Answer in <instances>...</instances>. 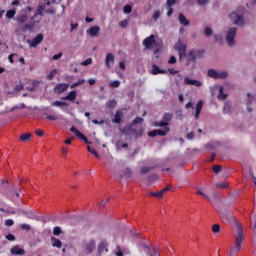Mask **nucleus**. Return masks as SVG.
<instances>
[{
    "instance_id": "obj_1",
    "label": "nucleus",
    "mask_w": 256,
    "mask_h": 256,
    "mask_svg": "<svg viewBox=\"0 0 256 256\" xmlns=\"http://www.w3.org/2000/svg\"><path fill=\"white\" fill-rule=\"evenodd\" d=\"M221 219L224 223H235L236 229L234 231V247L230 250V256H236L241 251L243 241H245V234L243 233V227L235 220V215L231 212H224L221 214Z\"/></svg>"
},
{
    "instance_id": "obj_2",
    "label": "nucleus",
    "mask_w": 256,
    "mask_h": 256,
    "mask_svg": "<svg viewBox=\"0 0 256 256\" xmlns=\"http://www.w3.org/2000/svg\"><path fill=\"white\" fill-rule=\"evenodd\" d=\"M15 21L17 23V29L14 31L15 35L18 37H21L23 33H26V31H32L34 25L31 23H27L29 21V16L25 13L18 14L15 18Z\"/></svg>"
},
{
    "instance_id": "obj_3",
    "label": "nucleus",
    "mask_w": 256,
    "mask_h": 256,
    "mask_svg": "<svg viewBox=\"0 0 256 256\" xmlns=\"http://www.w3.org/2000/svg\"><path fill=\"white\" fill-rule=\"evenodd\" d=\"M244 13L245 10L243 8H238L236 11L230 13L229 19L231 23L237 27H243V25H245Z\"/></svg>"
},
{
    "instance_id": "obj_4",
    "label": "nucleus",
    "mask_w": 256,
    "mask_h": 256,
    "mask_svg": "<svg viewBox=\"0 0 256 256\" xmlns=\"http://www.w3.org/2000/svg\"><path fill=\"white\" fill-rule=\"evenodd\" d=\"M97 247V242H95V239H89V240H84L82 242V249L86 255H91L95 251Z\"/></svg>"
},
{
    "instance_id": "obj_5",
    "label": "nucleus",
    "mask_w": 256,
    "mask_h": 256,
    "mask_svg": "<svg viewBox=\"0 0 256 256\" xmlns=\"http://www.w3.org/2000/svg\"><path fill=\"white\" fill-rule=\"evenodd\" d=\"M207 75L211 79H227L229 77V72L225 70L209 69Z\"/></svg>"
},
{
    "instance_id": "obj_6",
    "label": "nucleus",
    "mask_w": 256,
    "mask_h": 256,
    "mask_svg": "<svg viewBox=\"0 0 256 256\" xmlns=\"http://www.w3.org/2000/svg\"><path fill=\"white\" fill-rule=\"evenodd\" d=\"M171 119H173V114L171 113H165L163 115L162 120L156 121L153 123L154 127H169V124L171 123Z\"/></svg>"
},
{
    "instance_id": "obj_7",
    "label": "nucleus",
    "mask_w": 256,
    "mask_h": 256,
    "mask_svg": "<svg viewBox=\"0 0 256 256\" xmlns=\"http://www.w3.org/2000/svg\"><path fill=\"white\" fill-rule=\"evenodd\" d=\"M174 49L178 52L180 59L187 57V44L182 43L181 38H179L177 43L174 45Z\"/></svg>"
},
{
    "instance_id": "obj_8",
    "label": "nucleus",
    "mask_w": 256,
    "mask_h": 256,
    "mask_svg": "<svg viewBox=\"0 0 256 256\" xmlns=\"http://www.w3.org/2000/svg\"><path fill=\"white\" fill-rule=\"evenodd\" d=\"M237 36V29L235 27H230L226 32V42L229 47L235 45V37Z\"/></svg>"
},
{
    "instance_id": "obj_9",
    "label": "nucleus",
    "mask_w": 256,
    "mask_h": 256,
    "mask_svg": "<svg viewBox=\"0 0 256 256\" xmlns=\"http://www.w3.org/2000/svg\"><path fill=\"white\" fill-rule=\"evenodd\" d=\"M155 43H156L155 35H150V36L146 37L142 42L144 51L153 49V47L155 46Z\"/></svg>"
},
{
    "instance_id": "obj_10",
    "label": "nucleus",
    "mask_w": 256,
    "mask_h": 256,
    "mask_svg": "<svg viewBox=\"0 0 256 256\" xmlns=\"http://www.w3.org/2000/svg\"><path fill=\"white\" fill-rule=\"evenodd\" d=\"M215 89H219V93H218V95H217V98L220 100V101H225V99L227 98V97H229V95L227 94V93H224L223 92V86H219V85H215V86H211L210 87V91H211V93H212V95H213V93H215Z\"/></svg>"
},
{
    "instance_id": "obj_11",
    "label": "nucleus",
    "mask_w": 256,
    "mask_h": 256,
    "mask_svg": "<svg viewBox=\"0 0 256 256\" xmlns=\"http://www.w3.org/2000/svg\"><path fill=\"white\" fill-rule=\"evenodd\" d=\"M184 85H192L193 87H203V81L192 79L189 76L184 77Z\"/></svg>"
},
{
    "instance_id": "obj_12",
    "label": "nucleus",
    "mask_w": 256,
    "mask_h": 256,
    "mask_svg": "<svg viewBox=\"0 0 256 256\" xmlns=\"http://www.w3.org/2000/svg\"><path fill=\"white\" fill-rule=\"evenodd\" d=\"M197 194L204 197V199H207V201H210L212 205H215V203H217V192H213L212 196L210 197L205 192H203V190L198 189Z\"/></svg>"
},
{
    "instance_id": "obj_13",
    "label": "nucleus",
    "mask_w": 256,
    "mask_h": 256,
    "mask_svg": "<svg viewBox=\"0 0 256 256\" xmlns=\"http://www.w3.org/2000/svg\"><path fill=\"white\" fill-rule=\"evenodd\" d=\"M71 133H74V135L78 138L81 139V141H84V143H86V145H91V142H89V140L87 139V137H85V135H83V133H81L79 130H77V128H75L74 126H72L70 128Z\"/></svg>"
},
{
    "instance_id": "obj_14",
    "label": "nucleus",
    "mask_w": 256,
    "mask_h": 256,
    "mask_svg": "<svg viewBox=\"0 0 256 256\" xmlns=\"http://www.w3.org/2000/svg\"><path fill=\"white\" fill-rule=\"evenodd\" d=\"M115 65V55L113 53H107L105 58V66L107 69H113Z\"/></svg>"
},
{
    "instance_id": "obj_15",
    "label": "nucleus",
    "mask_w": 256,
    "mask_h": 256,
    "mask_svg": "<svg viewBox=\"0 0 256 256\" xmlns=\"http://www.w3.org/2000/svg\"><path fill=\"white\" fill-rule=\"evenodd\" d=\"M43 41V34H38L35 38L28 39L27 43L31 48L37 47Z\"/></svg>"
},
{
    "instance_id": "obj_16",
    "label": "nucleus",
    "mask_w": 256,
    "mask_h": 256,
    "mask_svg": "<svg viewBox=\"0 0 256 256\" xmlns=\"http://www.w3.org/2000/svg\"><path fill=\"white\" fill-rule=\"evenodd\" d=\"M11 255H25V249L19 245H15L10 249Z\"/></svg>"
},
{
    "instance_id": "obj_17",
    "label": "nucleus",
    "mask_w": 256,
    "mask_h": 256,
    "mask_svg": "<svg viewBox=\"0 0 256 256\" xmlns=\"http://www.w3.org/2000/svg\"><path fill=\"white\" fill-rule=\"evenodd\" d=\"M142 248L148 256H161L159 253L155 252L152 248L147 246V243H143Z\"/></svg>"
},
{
    "instance_id": "obj_18",
    "label": "nucleus",
    "mask_w": 256,
    "mask_h": 256,
    "mask_svg": "<svg viewBox=\"0 0 256 256\" xmlns=\"http://www.w3.org/2000/svg\"><path fill=\"white\" fill-rule=\"evenodd\" d=\"M99 31H101V27L93 26L87 30V33L90 37H97L99 35Z\"/></svg>"
},
{
    "instance_id": "obj_19",
    "label": "nucleus",
    "mask_w": 256,
    "mask_h": 256,
    "mask_svg": "<svg viewBox=\"0 0 256 256\" xmlns=\"http://www.w3.org/2000/svg\"><path fill=\"white\" fill-rule=\"evenodd\" d=\"M151 73L152 75H165L167 74V70H163L159 68V66H157L156 64H153Z\"/></svg>"
},
{
    "instance_id": "obj_20",
    "label": "nucleus",
    "mask_w": 256,
    "mask_h": 256,
    "mask_svg": "<svg viewBox=\"0 0 256 256\" xmlns=\"http://www.w3.org/2000/svg\"><path fill=\"white\" fill-rule=\"evenodd\" d=\"M122 119H123V111L118 110V111L115 113V115H114V118H113V120H112V123H117V124H119V123H121Z\"/></svg>"
},
{
    "instance_id": "obj_21",
    "label": "nucleus",
    "mask_w": 256,
    "mask_h": 256,
    "mask_svg": "<svg viewBox=\"0 0 256 256\" xmlns=\"http://www.w3.org/2000/svg\"><path fill=\"white\" fill-rule=\"evenodd\" d=\"M52 247H56V249H61L63 247V242L59 240V238H55V236L51 237Z\"/></svg>"
},
{
    "instance_id": "obj_22",
    "label": "nucleus",
    "mask_w": 256,
    "mask_h": 256,
    "mask_svg": "<svg viewBox=\"0 0 256 256\" xmlns=\"http://www.w3.org/2000/svg\"><path fill=\"white\" fill-rule=\"evenodd\" d=\"M63 101H75L77 99V91L72 90L67 96L62 98Z\"/></svg>"
},
{
    "instance_id": "obj_23",
    "label": "nucleus",
    "mask_w": 256,
    "mask_h": 256,
    "mask_svg": "<svg viewBox=\"0 0 256 256\" xmlns=\"http://www.w3.org/2000/svg\"><path fill=\"white\" fill-rule=\"evenodd\" d=\"M202 109H203V101L200 100L196 104V109H195V114H194L195 119H199V115H201V110Z\"/></svg>"
},
{
    "instance_id": "obj_24",
    "label": "nucleus",
    "mask_w": 256,
    "mask_h": 256,
    "mask_svg": "<svg viewBox=\"0 0 256 256\" xmlns=\"http://www.w3.org/2000/svg\"><path fill=\"white\" fill-rule=\"evenodd\" d=\"M67 89H69V84H65V83L58 84V85L55 87V90H56L58 93H63V92H65V91H67Z\"/></svg>"
},
{
    "instance_id": "obj_25",
    "label": "nucleus",
    "mask_w": 256,
    "mask_h": 256,
    "mask_svg": "<svg viewBox=\"0 0 256 256\" xmlns=\"http://www.w3.org/2000/svg\"><path fill=\"white\" fill-rule=\"evenodd\" d=\"M178 21L180 25H184V27H189V20L183 14H179Z\"/></svg>"
},
{
    "instance_id": "obj_26",
    "label": "nucleus",
    "mask_w": 256,
    "mask_h": 256,
    "mask_svg": "<svg viewBox=\"0 0 256 256\" xmlns=\"http://www.w3.org/2000/svg\"><path fill=\"white\" fill-rule=\"evenodd\" d=\"M52 106L60 107V109H62V111H65L64 107H69V104H67V102L54 101V102H52Z\"/></svg>"
},
{
    "instance_id": "obj_27",
    "label": "nucleus",
    "mask_w": 256,
    "mask_h": 256,
    "mask_svg": "<svg viewBox=\"0 0 256 256\" xmlns=\"http://www.w3.org/2000/svg\"><path fill=\"white\" fill-rule=\"evenodd\" d=\"M170 128L169 127H165L162 126V129H157V135H159L160 137H165V135H167V133H169Z\"/></svg>"
},
{
    "instance_id": "obj_28",
    "label": "nucleus",
    "mask_w": 256,
    "mask_h": 256,
    "mask_svg": "<svg viewBox=\"0 0 256 256\" xmlns=\"http://www.w3.org/2000/svg\"><path fill=\"white\" fill-rule=\"evenodd\" d=\"M187 59H188V63H195V61H197V57L195 56V51L191 50L188 52V54L186 55Z\"/></svg>"
},
{
    "instance_id": "obj_29",
    "label": "nucleus",
    "mask_w": 256,
    "mask_h": 256,
    "mask_svg": "<svg viewBox=\"0 0 256 256\" xmlns=\"http://www.w3.org/2000/svg\"><path fill=\"white\" fill-rule=\"evenodd\" d=\"M17 15V8H12L6 11V18L13 19Z\"/></svg>"
},
{
    "instance_id": "obj_30",
    "label": "nucleus",
    "mask_w": 256,
    "mask_h": 256,
    "mask_svg": "<svg viewBox=\"0 0 256 256\" xmlns=\"http://www.w3.org/2000/svg\"><path fill=\"white\" fill-rule=\"evenodd\" d=\"M254 101H255V94L248 92L247 99H246V105H253Z\"/></svg>"
},
{
    "instance_id": "obj_31",
    "label": "nucleus",
    "mask_w": 256,
    "mask_h": 256,
    "mask_svg": "<svg viewBox=\"0 0 256 256\" xmlns=\"http://www.w3.org/2000/svg\"><path fill=\"white\" fill-rule=\"evenodd\" d=\"M106 107H108V109H115L117 107V101L115 100H109L106 103Z\"/></svg>"
},
{
    "instance_id": "obj_32",
    "label": "nucleus",
    "mask_w": 256,
    "mask_h": 256,
    "mask_svg": "<svg viewBox=\"0 0 256 256\" xmlns=\"http://www.w3.org/2000/svg\"><path fill=\"white\" fill-rule=\"evenodd\" d=\"M132 173L133 172L131 171V169L126 168L124 173L121 174L120 177H124L125 179H129V177H131Z\"/></svg>"
},
{
    "instance_id": "obj_33",
    "label": "nucleus",
    "mask_w": 256,
    "mask_h": 256,
    "mask_svg": "<svg viewBox=\"0 0 256 256\" xmlns=\"http://www.w3.org/2000/svg\"><path fill=\"white\" fill-rule=\"evenodd\" d=\"M121 85V81L119 80H114L111 81L109 86L112 87V89H117V87H119Z\"/></svg>"
},
{
    "instance_id": "obj_34",
    "label": "nucleus",
    "mask_w": 256,
    "mask_h": 256,
    "mask_svg": "<svg viewBox=\"0 0 256 256\" xmlns=\"http://www.w3.org/2000/svg\"><path fill=\"white\" fill-rule=\"evenodd\" d=\"M223 112L226 114L231 113V104L229 102L224 103Z\"/></svg>"
},
{
    "instance_id": "obj_35",
    "label": "nucleus",
    "mask_w": 256,
    "mask_h": 256,
    "mask_svg": "<svg viewBox=\"0 0 256 256\" xmlns=\"http://www.w3.org/2000/svg\"><path fill=\"white\" fill-rule=\"evenodd\" d=\"M150 195L152 197H156L157 199H163V191H159V192H150Z\"/></svg>"
},
{
    "instance_id": "obj_36",
    "label": "nucleus",
    "mask_w": 256,
    "mask_h": 256,
    "mask_svg": "<svg viewBox=\"0 0 256 256\" xmlns=\"http://www.w3.org/2000/svg\"><path fill=\"white\" fill-rule=\"evenodd\" d=\"M87 149H88L89 153H91V155H95L97 157V159H99L100 155L97 152V150H95V148H91V146H87Z\"/></svg>"
},
{
    "instance_id": "obj_37",
    "label": "nucleus",
    "mask_w": 256,
    "mask_h": 256,
    "mask_svg": "<svg viewBox=\"0 0 256 256\" xmlns=\"http://www.w3.org/2000/svg\"><path fill=\"white\" fill-rule=\"evenodd\" d=\"M98 251H99V253H108L109 249L107 248V246H105V244H100Z\"/></svg>"
},
{
    "instance_id": "obj_38",
    "label": "nucleus",
    "mask_w": 256,
    "mask_h": 256,
    "mask_svg": "<svg viewBox=\"0 0 256 256\" xmlns=\"http://www.w3.org/2000/svg\"><path fill=\"white\" fill-rule=\"evenodd\" d=\"M55 75H57V69H53V70L47 75L48 81H51V80L53 79V77H55Z\"/></svg>"
},
{
    "instance_id": "obj_39",
    "label": "nucleus",
    "mask_w": 256,
    "mask_h": 256,
    "mask_svg": "<svg viewBox=\"0 0 256 256\" xmlns=\"http://www.w3.org/2000/svg\"><path fill=\"white\" fill-rule=\"evenodd\" d=\"M125 15H129V13H131L133 11V7L131 5H126L124 6V9H123Z\"/></svg>"
},
{
    "instance_id": "obj_40",
    "label": "nucleus",
    "mask_w": 256,
    "mask_h": 256,
    "mask_svg": "<svg viewBox=\"0 0 256 256\" xmlns=\"http://www.w3.org/2000/svg\"><path fill=\"white\" fill-rule=\"evenodd\" d=\"M204 35H205L206 37H210V35H213V29H211V27H206V28L204 29Z\"/></svg>"
},
{
    "instance_id": "obj_41",
    "label": "nucleus",
    "mask_w": 256,
    "mask_h": 256,
    "mask_svg": "<svg viewBox=\"0 0 256 256\" xmlns=\"http://www.w3.org/2000/svg\"><path fill=\"white\" fill-rule=\"evenodd\" d=\"M85 83V79L79 80L78 82L73 83L70 87L71 89H75V87H79V85H83Z\"/></svg>"
},
{
    "instance_id": "obj_42",
    "label": "nucleus",
    "mask_w": 256,
    "mask_h": 256,
    "mask_svg": "<svg viewBox=\"0 0 256 256\" xmlns=\"http://www.w3.org/2000/svg\"><path fill=\"white\" fill-rule=\"evenodd\" d=\"M20 139L21 141H29V139H31V134L29 133L22 134Z\"/></svg>"
},
{
    "instance_id": "obj_43",
    "label": "nucleus",
    "mask_w": 256,
    "mask_h": 256,
    "mask_svg": "<svg viewBox=\"0 0 256 256\" xmlns=\"http://www.w3.org/2000/svg\"><path fill=\"white\" fill-rule=\"evenodd\" d=\"M159 17H161V11L160 10H156L153 13L152 19H154L155 21H157L159 19Z\"/></svg>"
},
{
    "instance_id": "obj_44",
    "label": "nucleus",
    "mask_w": 256,
    "mask_h": 256,
    "mask_svg": "<svg viewBox=\"0 0 256 256\" xmlns=\"http://www.w3.org/2000/svg\"><path fill=\"white\" fill-rule=\"evenodd\" d=\"M213 233H219L221 231V226L219 224H214L212 227Z\"/></svg>"
},
{
    "instance_id": "obj_45",
    "label": "nucleus",
    "mask_w": 256,
    "mask_h": 256,
    "mask_svg": "<svg viewBox=\"0 0 256 256\" xmlns=\"http://www.w3.org/2000/svg\"><path fill=\"white\" fill-rule=\"evenodd\" d=\"M91 63H93V59L88 58L85 61L81 62V65H83V67H87V65H91Z\"/></svg>"
},
{
    "instance_id": "obj_46",
    "label": "nucleus",
    "mask_w": 256,
    "mask_h": 256,
    "mask_svg": "<svg viewBox=\"0 0 256 256\" xmlns=\"http://www.w3.org/2000/svg\"><path fill=\"white\" fill-rule=\"evenodd\" d=\"M127 25H129L128 20H122L119 22V27H121L122 29H125V27H127Z\"/></svg>"
},
{
    "instance_id": "obj_47",
    "label": "nucleus",
    "mask_w": 256,
    "mask_h": 256,
    "mask_svg": "<svg viewBox=\"0 0 256 256\" xmlns=\"http://www.w3.org/2000/svg\"><path fill=\"white\" fill-rule=\"evenodd\" d=\"M5 225L6 227H13V225H15V222L13 221V219H7L5 221Z\"/></svg>"
},
{
    "instance_id": "obj_48",
    "label": "nucleus",
    "mask_w": 256,
    "mask_h": 256,
    "mask_svg": "<svg viewBox=\"0 0 256 256\" xmlns=\"http://www.w3.org/2000/svg\"><path fill=\"white\" fill-rule=\"evenodd\" d=\"M168 63L169 65H175L177 63V58L175 56H171Z\"/></svg>"
},
{
    "instance_id": "obj_49",
    "label": "nucleus",
    "mask_w": 256,
    "mask_h": 256,
    "mask_svg": "<svg viewBox=\"0 0 256 256\" xmlns=\"http://www.w3.org/2000/svg\"><path fill=\"white\" fill-rule=\"evenodd\" d=\"M53 235H61V227H59V226L54 227Z\"/></svg>"
},
{
    "instance_id": "obj_50",
    "label": "nucleus",
    "mask_w": 256,
    "mask_h": 256,
    "mask_svg": "<svg viewBox=\"0 0 256 256\" xmlns=\"http://www.w3.org/2000/svg\"><path fill=\"white\" fill-rule=\"evenodd\" d=\"M177 3V0H167L166 7H173Z\"/></svg>"
},
{
    "instance_id": "obj_51",
    "label": "nucleus",
    "mask_w": 256,
    "mask_h": 256,
    "mask_svg": "<svg viewBox=\"0 0 256 256\" xmlns=\"http://www.w3.org/2000/svg\"><path fill=\"white\" fill-rule=\"evenodd\" d=\"M143 122V118L141 117H137L136 119H134L133 121V125H139Z\"/></svg>"
},
{
    "instance_id": "obj_52",
    "label": "nucleus",
    "mask_w": 256,
    "mask_h": 256,
    "mask_svg": "<svg viewBox=\"0 0 256 256\" xmlns=\"http://www.w3.org/2000/svg\"><path fill=\"white\" fill-rule=\"evenodd\" d=\"M21 229H23L24 231H31V225H29V224H22L21 225Z\"/></svg>"
},
{
    "instance_id": "obj_53",
    "label": "nucleus",
    "mask_w": 256,
    "mask_h": 256,
    "mask_svg": "<svg viewBox=\"0 0 256 256\" xmlns=\"http://www.w3.org/2000/svg\"><path fill=\"white\" fill-rule=\"evenodd\" d=\"M128 147H129V145L127 143H124L122 145L118 143L117 146H116V148L119 149V150L120 149H127Z\"/></svg>"
},
{
    "instance_id": "obj_54",
    "label": "nucleus",
    "mask_w": 256,
    "mask_h": 256,
    "mask_svg": "<svg viewBox=\"0 0 256 256\" xmlns=\"http://www.w3.org/2000/svg\"><path fill=\"white\" fill-rule=\"evenodd\" d=\"M167 8V17H171V15H173V7L171 6H166Z\"/></svg>"
},
{
    "instance_id": "obj_55",
    "label": "nucleus",
    "mask_w": 256,
    "mask_h": 256,
    "mask_svg": "<svg viewBox=\"0 0 256 256\" xmlns=\"http://www.w3.org/2000/svg\"><path fill=\"white\" fill-rule=\"evenodd\" d=\"M63 57V53H58L52 57L53 61H58V59H61Z\"/></svg>"
},
{
    "instance_id": "obj_56",
    "label": "nucleus",
    "mask_w": 256,
    "mask_h": 256,
    "mask_svg": "<svg viewBox=\"0 0 256 256\" xmlns=\"http://www.w3.org/2000/svg\"><path fill=\"white\" fill-rule=\"evenodd\" d=\"M151 169H153V167H142L141 168V173H149V171H151Z\"/></svg>"
},
{
    "instance_id": "obj_57",
    "label": "nucleus",
    "mask_w": 256,
    "mask_h": 256,
    "mask_svg": "<svg viewBox=\"0 0 256 256\" xmlns=\"http://www.w3.org/2000/svg\"><path fill=\"white\" fill-rule=\"evenodd\" d=\"M216 186L219 187L220 189L227 188V184H225V182H218Z\"/></svg>"
},
{
    "instance_id": "obj_58",
    "label": "nucleus",
    "mask_w": 256,
    "mask_h": 256,
    "mask_svg": "<svg viewBox=\"0 0 256 256\" xmlns=\"http://www.w3.org/2000/svg\"><path fill=\"white\" fill-rule=\"evenodd\" d=\"M116 256H123V251L121 250V246L116 247Z\"/></svg>"
},
{
    "instance_id": "obj_59",
    "label": "nucleus",
    "mask_w": 256,
    "mask_h": 256,
    "mask_svg": "<svg viewBox=\"0 0 256 256\" xmlns=\"http://www.w3.org/2000/svg\"><path fill=\"white\" fill-rule=\"evenodd\" d=\"M43 9V6H40L35 13V17H37V15H43Z\"/></svg>"
},
{
    "instance_id": "obj_60",
    "label": "nucleus",
    "mask_w": 256,
    "mask_h": 256,
    "mask_svg": "<svg viewBox=\"0 0 256 256\" xmlns=\"http://www.w3.org/2000/svg\"><path fill=\"white\" fill-rule=\"evenodd\" d=\"M186 137L189 141H192V139H195V134L193 132H189Z\"/></svg>"
},
{
    "instance_id": "obj_61",
    "label": "nucleus",
    "mask_w": 256,
    "mask_h": 256,
    "mask_svg": "<svg viewBox=\"0 0 256 256\" xmlns=\"http://www.w3.org/2000/svg\"><path fill=\"white\" fill-rule=\"evenodd\" d=\"M213 171H214V173H220L221 172V166L220 165H215L213 167Z\"/></svg>"
},
{
    "instance_id": "obj_62",
    "label": "nucleus",
    "mask_w": 256,
    "mask_h": 256,
    "mask_svg": "<svg viewBox=\"0 0 256 256\" xmlns=\"http://www.w3.org/2000/svg\"><path fill=\"white\" fill-rule=\"evenodd\" d=\"M35 133L38 137H43V135H45V132L41 129L36 130Z\"/></svg>"
},
{
    "instance_id": "obj_63",
    "label": "nucleus",
    "mask_w": 256,
    "mask_h": 256,
    "mask_svg": "<svg viewBox=\"0 0 256 256\" xmlns=\"http://www.w3.org/2000/svg\"><path fill=\"white\" fill-rule=\"evenodd\" d=\"M6 239H7L8 241H15V236H14L13 234H7V235H6Z\"/></svg>"
},
{
    "instance_id": "obj_64",
    "label": "nucleus",
    "mask_w": 256,
    "mask_h": 256,
    "mask_svg": "<svg viewBox=\"0 0 256 256\" xmlns=\"http://www.w3.org/2000/svg\"><path fill=\"white\" fill-rule=\"evenodd\" d=\"M148 135H149V137H157V135H158L157 130L150 131Z\"/></svg>"
}]
</instances>
